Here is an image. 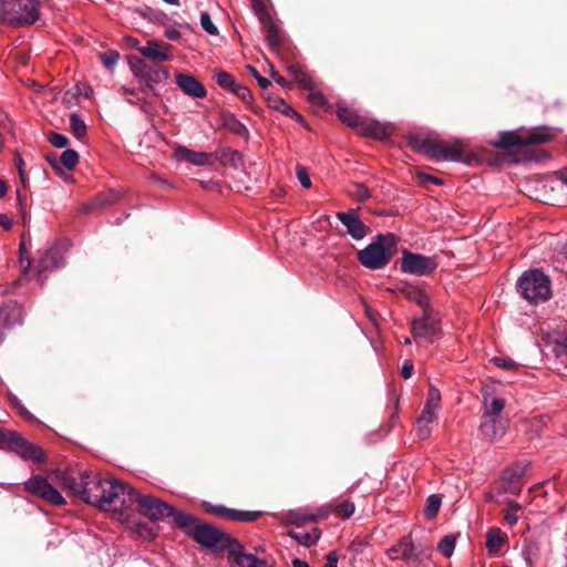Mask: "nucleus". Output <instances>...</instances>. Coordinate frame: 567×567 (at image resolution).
I'll return each mask as SVG.
<instances>
[{"instance_id": "nucleus-1", "label": "nucleus", "mask_w": 567, "mask_h": 567, "mask_svg": "<svg viewBox=\"0 0 567 567\" xmlns=\"http://www.w3.org/2000/svg\"><path fill=\"white\" fill-rule=\"evenodd\" d=\"M55 477L63 489L83 502L103 511H113L122 516L125 514L131 486L87 470L56 471Z\"/></svg>"}, {"instance_id": "nucleus-2", "label": "nucleus", "mask_w": 567, "mask_h": 567, "mask_svg": "<svg viewBox=\"0 0 567 567\" xmlns=\"http://www.w3.org/2000/svg\"><path fill=\"white\" fill-rule=\"evenodd\" d=\"M408 144L413 151L435 161L468 163L463 157L467 144L458 138L444 141L434 135L410 134Z\"/></svg>"}, {"instance_id": "nucleus-3", "label": "nucleus", "mask_w": 567, "mask_h": 567, "mask_svg": "<svg viewBox=\"0 0 567 567\" xmlns=\"http://www.w3.org/2000/svg\"><path fill=\"white\" fill-rule=\"evenodd\" d=\"M39 18L35 0H0V23L19 28L32 25Z\"/></svg>"}, {"instance_id": "nucleus-4", "label": "nucleus", "mask_w": 567, "mask_h": 567, "mask_svg": "<svg viewBox=\"0 0 567 567\" xmlns=\"http://www.w3.org/2000/svg\"><path fill=\"white\" fill-rule=\"evenodd\" d=\"M516 287L519 295L530 303L544 302L551 296L550 279L538 269L523 272Z\"/></svg>"}, {"instance_id": "nucleus-5", "label": "nucleus", "mask_w": 567, "mask_h": 567, "mask_svg": "<svg viewBox=\"0 0 567 567\" xmlns=\"http://www.w3.org/2000/svg\"><path fill=\"white\" fill-rule=\"evenodd\" d=\"M135 505H137L138 509L152 522L164 520L174 513V507L162 502L159 498L148 494H142L140 491L131 487L126 499L125 514L123 516L127 518L128 512Z\"/></svg>"}, {"instance_id": "nucleus-6", "label": "nucleus", "mask_w": 567, "mask_h": 567, "mask_svg": "<svg viewBox=\"0 0 567 567\" xmlns=\"http://www.w3.org/2000/svg\"><path fill=\"white\" fill-rule=\"evenodd\" d=\"M393 234L379 235L370 245L358 252L362 266L369 269H382L391 260V249L395 247Z\"/></svg>"}, {"instance_id": "nucleus-7", "label": "nucleus", "mask_w": 567, "mask_h": 567, "mask_svg": "<svg viewBox=\"0 0 567 567\" xmlns=\"http://www.w3.org/2000/svg\"><path fill=\"white\" fill-rule=\"evenodd\" d=\"M555 134L548 128H534L532 131H508L502 132L498 140L491 144L501 150H509L513 147H526L529 145H540L551 141Z\"/></svg>"}, {"instance_id": "nucleus-8", "label": "nucleus", "mask_w": 567, "mask_h": 567, "mask_svg": "<svg viewBox=\"0 0 567 567\" xmlns=\"http://www.w3.org/2000/svg\"><path fill=\"white\" fill-rule=\"evenodd\" d=\"M0 443L25 461L41 463L45 458L44 451L39 445L28 442L16 432H0Z\"/></svg>"}, {"instance_id": "nucleus-9", "label": "nucleus", "mask_w": 567, "mask_h": 567, "mask_svg": "<svg viewBox=\"0 0 567 567\" xmlns=\"http://www.w3.org/2000/svg\"><path fill=\"white\" fill-rule=\"evenodd\" d=\"M196 543L204 547L212 548L216 551L230 549L235 539L223 533L220 529L208 525L198 524V526L192 530L190 536Z\"/></svg>"}, {"instance_id": "nucleus-10", "label": "nucleus", "mask_w": 567, "mask_h": 567, "mask_svg": "<svg viewBox=\"0 0 567 567\" xmlns=\"http://www.w3.org/2000/svg\"><path fill=\"white\" fill-rule=\"evenodd\" d=\"M24 489L53 506L66 504L62 494L42 475H33L24 482Z\"/></svg>"}, {"instance_id": "nucleus-11", "label": "nucleus", "mask_w": 567, "mask_h": 567, "mask_svg": "<svg viewBox=\"0 0 567 567\" xmlns=\"http://www.w3.org/2000/svg\"><path fill=\"white\" fill-rule=\"evenodd\" d=\"M437 266V261L434 257H427L408 250L403 251L400 264L402 272L420 277L432 274Z\"/></svg>"}, {"instance_id": "nucleus-12", "label": "nucleus", "mask_w": 567, "mask_h": 567, "mask_svg": "<svg viewBox=\"0 0 567 567\" xmlns=\"http://www.w3.org/2000/svg\"><path fill=\"white\" fill-rule=\"evenodd\" d=\"M131 69L140 83L151 90H153L156 84L166 82L169 76L165 68L147 64L140 59L135 62H131Z\"/></svg>"}, {"instance_id": "nucleus-13", "label": "nucleus", "mask_w": 567, "mask_h": 567, "mask_svg": "<svg viewBox=\"0 0 567 567\" xmlns=\"http://www.w3.org/2000/svg\"><path fill=\"white\" fill-rule=\"evenodd\" d=\"M439 333V321L432 315V310L425 306L422 317L412 322V334L416 342L432 343Z\"/></svg>"}, {"instance_id": "nucleus-14", "label": "nucleus", "mask_w": 567, "mask_h": 567, "mask_svg": "<svg viewBox=\"0 0 567 567\" xmlns=\"http://www.w3.org/2000/svg\"><path fill=\"white\" fill-rule=\"evenodd\" d=\"M203 506L206 513L231 522L250 523L262 516V512L260 511H239L207 502H205Z\"/></svg>"}, {"instance_id": "nucleus-15", "label": "nucleus", "mask_w": 567, "mask_h": 567, "mask_svg": "<svg viewBox=\"0 0 567 567\" xmlns=\"http://www.w3.org/2000/svg\"><path fill=\"white\" fill-rule=\"evenodd\" d=\"M330 511L327 508L311 509L308 507L291 509L286 514V522L291 525L301 526L308 522H318L326 518Z\"/></svg>"}, {"instance_id": "nucleus-16", "label": "nucleus", "mask_w": 567, "mask_h": 567, "mask_svg": "<svg viewBox=\"0 0 567 567\" xmlns=\"http://www.w3.org/2000/svg\"><path fill=\"white\" fill-rule=\"evenodd\" d=\"M507 427V417H482L480 431L486 440L497 441L505 435Z\"/></svg>"}, {"instance_id": "nucleus-17", "label": "nucleus", "mask_w": 567, "mask_h": 567, "mask_svg": "<svg viewBox=\"0 0 567 567\" xmlns=\"http://www.w3.org/2000/svg\"><path fill=\"white\" fill-rule=\"evenodd\" d=\"M337 218L347 228V233L353 239L360 240L367 236L368 227L353 210L337 213Z\"/></svg>"}, {"instance_id": "nucleus-18", "label": "nucleus", "mask_w": 567, "mask_h": 567, "mask_svg": "<svg viewBox=\"0 0 567 567\" xmlns=\"http://www.w3.org/2000/svg\"><path fill=\"white\" fill-rule=\"evenodd\" d=\"M386 556L392 560H417L419 555L415 553L411 535L401 538L396 544L386 550Z\"/></svg>"}, {"instance_id": "nucleus-19", "label": "nucleus", "mask_w": 567, "mask_h": 567, "mask_svg": "<svg viewBox=\"0 0 567 567\" xmlns=\"http://www.w3.org/2000/svg\"><path fill=\"white\" fill-rule=\"evenodd\" d=\"M173 157L176 161H185L195 166H208L213 164L210 154L205 152H195L183 145H177L175 147Z\"/></svg>"}, {"instance_id": "nucleus-20", "label": "nucleus", "mask_w": 567, "mask_h": 567, "mask_svg": "<svg viewBox=\"0 0 567 567\" xmlns=\"http://www.w3.org/2000/svg\"><path fill=\"white\" fill-rule=\"evenodd\" d=\"M176 84L186 95L194 99H204L207 94L204 85L190 74H177Z\"/></svg>"}, {"instance_id": "nucleus-21", "label": "nucleus", "mask_w": 567, "mask_h": 567, "mask_svg": "<svg viewBox=\"0 0 567 567\" xmlns=\"http://www.w3.org/2000/svg\"><path fill=\"white\" fill-rule=\"evenodd\" d=\"M59 265L60 258L56 248H48L39 251V258L35 266L39 280L43 282L45 274L51 269L59 267Z\"/></svg>"}, {"instance_id": "nucleus-22", "label": "nucleus", "mask_w": 567, "mask_h": 567, "mask_svg": "<svg viewBox=\"0 0 567 567\" xmlns=\"http://www.w3.org/2000/svg\"><path fill=\"white\" fill-rule=\"evenodd\" d=\"M229 555L234 557L235 563L240 567H271V565L265 560L257 558L252 554H245L241 545L235 540Z\"/></svg>"}, {"instance_id": "nucleus-23", "label": "nucleus", "mask_w": 567, "mask_h": 567, "mask_svg": "<svg viewBox=\"0 0 567 567\" xmlns=\"http://www.w3.org/2000/svg\"><path fill=\"white\" fill-rule=\"evenodd\" d=\"M23 318L22 307L17 301H8L0 307V322L4 327L21 323Z\"/></svg>"}, {"instance_id": "nucleus-24", "label": "nucleus", "mask_w": 567, "mask_h": 567, "mask_svg": "<svg viewBox=\"0 0 567 567\" xmlns=\"http://www.w3.org/2000/svg\"><path fill=\"white\" fill-rule=\"evenodd\" d=\"M482 417H504L503 411L506 405L504 398L484 394Z\"/></svg>"}, {"instance_id": "nucleus-25", "label": "nucleus", "mask_w": 567, "mask_h": 567, "mask_svg": "<svg viewBox=\"0 0 567 567\" xmlns=\"http://www.w3.org/2000/svg\"><path fill=\"white\" fill-rule=\"evenodd\" d=\"M359 133L375 140H385L390 135V127L380 122L364 118Z\"/></svg>"}, {"instance_id": "nucleus-26", "label": "nucleus", "mask_w": 567, "mask_h": 567, "mask_svg": "<svg viewBox=\"0 0 567 567\" xmlns=\"http://www.w3.org/2000/svg\"><path fill=\"white\" fill-rule=\"evenodd\" d=\"M122 197V192L117 189H109L97 194L85 209H103L116 204Z\"/></svg>"}, {"instance_id": "nucleus-27", "label": "nucleus", "mask_w": 567, "mask_h": 567, "mask_svg": "<svg viewBox=\"0 0 567 567\" xmlns=\"http://www.w3.org/2000/svg\"><path fill=\"white\" fill-rule=\"evenodd\" d=\"M220 124L228 132L247 138L249 136L248 128L244 123H241L233 113L223 112L220 114Z\"/></svg>"}, {"instance_id": "nucleus-28", "label": "nucleus", "mask_w": 567, "mask_h": 567, "mask_svg": "<svg viewBox=\"0 0 567 567\" xmlns=\"http://www.w3.org/2000/svg\"><path fill=\"white\" fill-rule=\"evenodd\" d=\"M522 475H523V470L519 472H514L513 470H507L502 477L503 492L518 495L524 485V483L522 481Z\"/></svg>"}, {"instance_id": "nucleus-29", "label": "nucleus", "mask_w": 567, "mask_h": 567, "mask_svg": "<svg viewBox=\"0 0 567 567\" xmlns=\"http://www.w3.org/2000/svg\"><path fill=\"white\" fill-rule=\"evenodd\" d=\"M337 115L342 123L357 130L358 132L360 131L364 121V117L360 116L357 111L344 104H338Z\"/></svg>"}, {"instance_id": "nucleus-30", "label": "nucleus", "mask_w": 567, "mask_h": 567, "mask_svg": "<svg viewBox=\"0 0 567 567\" xmlns=\"http://www.w3.org/2000/svg\"><path fill=\"white\" fill-rule=\"evenodd\" d=\"M264 24L266 28L265 39L268 47L272 51L278 52L284 42L282 30L271 19L266 21Z\"/></svg>"}, {"instance_id": "nucleus-31", "label": "nucleus", "mask_w": 567, "mask_h": 567, "mask_svg": "<svg viewBox=\"0 0 567 567\" xmlns=\"http://www.w3.org/2000/svg\"><path fill=\"white\" fill-rule=\"evenodd\" d=\"M48 161L51 163L52 167L58 172L61 173V166L65 167L66 169L71 171L73 169L78 163H79V154L74 150H65L59 159L54 156L48 157Z\"/></svg>"}, {"instance_id": "nucleus-32", "label": "nucleus", "mask_w": 567, "mask_h": 567, "mask_svg": "<svg viewBox=\"0 0 567 567\" xmlns=\"http://www.w3.org/2000/svg\"><path fill=\"white\" fill-rule=\"evenodd\" d=\"M176 525L182 528L188 536H192V530L195 529L199 520L192 514L186 512H178L174 508V513L171 515Z\"/></svg>"}, {"instance_id": "nucleus-33", "label": "nucleus", "mask_w": 567, "mask_h": 567, "mask_svg": "<svg viewBox=\"0 0 567 567\" xmlns=\"http://www.w3.org/2000/svg\"><path fill=\"white\" fill-rule=\"evenodd\" d=\"M138 51L142 55L158 61H168L171 59L166 48L156 41H147L146 45L140 48Z\"/></svg>"}, {"instance_id": "nucleus-34", "label": "nucleus", "mask_w": 567, "mask_h": 567, "mask_svg": "<svg viewBox=\"0 0 567 567\" xmlns=\"http://www.w3.org/2000/svg\"><path fill=\"white\" fill-rule=\"evenodd\" d=\"M267 102H268L269 107H271L291 118H296L299 122L302 121V116L292 106H290L284 99H281L277 95H269L267 97Z\"/></svg>"}, {"instance_id": "nucleus-35", "label": "nucleus", "mask_w": 567, "mask_h": 567, "mask_svg": "<svg viewBox=\"0 0 567 567\" xmlns=\"http://www.w3.org/2000/svg\"><path fill=\"white\" fill-rule=\"evenodd\" d=\"M288 72L293 76L295 81L300 85L301 89L311 91L315 89L313 80L311 75L303 70L300 65L290 64Z\"/></svg>"}, {"instance_id": "nucleus-36", "label": "nucleus", "mask_w": 567, "mask_h": 567, "mask_svg": "<svg viewBox=\"0 0 567 567\" xmlns=\"http://www.w3.org/2000/svg\"><path fill=\"white\" fill-rule=\"evenodd\" d=\"M288 535L298 544L310 547L319 540L321 532L319 528L313 527L309 532H289Z\"/></svg>"}, {"instance_id": "nucleus-37", "label": "nucleus", "mask_w": 567, "mask_h": 567, "mask_svg": "<svg viewBox=\"0 0 567 567\" xmlns=\"http://www.w3.org/2000/svg\"><path fill=\"white\" fill-rule=\"evenodd\" d=\"M506 540V536L498 528H493L487 533L486 548L491 554H496Z\"/></svg>"}, {"instance_id": "nucleus-38", "label": "nucleus", "mask_w": 567, "mask_h": 567, "mask_svg": "<svg viewBox=\"0 0 567 567\" xmlns=\"http://www.w3.org/2000/svg\"><path fill=\"white\" fill-rule=\"evenodd\" d=\"M442 505V498L437 494L430 495L424 505L423 514L426 519L431 520L436 517Z\"/></svg>"}, {"instance_id": "nucleus-39", "label": "nucleus", "mask_w": 567, "mask_h": 567, "mask_svg": "<svg viewBox=\"0 0 567 567\" xmlns=\"http://www.w3.org/2000/svg\"><path fill=\"white\" fill-rule=\"evenodd\" d=\"M214 79L219 87L229 92H231L237 84L235 78L230 73L223 70L215 71Z\"/></svg>"}, {"instance_id": "nucleus-40", "label": "nucleus", "mask_w": 567, "mask_h": 567, "mask_svg": "<svg viewBox=\"0 0 567 567\" xmlns=\"http://www.w3.org/2000/svg\"><path fill=\"white\" fill-rule=\"evenodd\" d=\"M456 538L457 536L454 534H450L444 536L440 543L437 544V550L445 557L450 558L452 557L455 545H456Z\"/></svg>"}, {"instance_id": "nucleus-41", "label": "nucleus", "mask_w": 567, "mask_h": 567, "mask_svg": "<svg viewBox=\"0 0 567 567\" xmlns=\"http://www.w3.org/2000/svg\"><path fill=\"white\" fill-rule=\"evenodd\" d=\"M70 127H71L72 134L78 140H81L86 135V124L76 113H73L70 116Z\"/></svg>"}, {"instance_id": "nucleus-42", "label": "nucleus", "mask_w": 567, "mask_h": 567, "mask_svg": "<svg viewBox=\"0 0 567 567\" xmlns=\"http://www.w3.org/2000/svg\"><path fill=\"white\" fill-rule=\"evenodd\" d=\"M354 509L355 506L350 501H344L331 507V512H333L338 517L342 519L351 517L354 513Z\"/></svg>"}, {"instance_id": "nucleus-43", "label": "nucleus", "mask_w": 567, "mask_h": 567, "mask_svg": "<svg viewBox=\"0 0 567 567\" xmlns=\"http://www.w3.org/2000/svg\"><path fill=\"white\" fill-rule=\"evenodd\" d=\"M507 506L508 508L503 512V515L507 524L513 526L518 522V516L516 515V513L522 511L523 506L513 501L508 502Z\"/></svg>"}, {"instance_id": "nucleus-44", "label": "nucleus", "mask_w": 567, "mask_h": 567, "mask_svg": "<svg viewBox=\"0 0 567 567\" xmlns=\"http://www.w3.org/2000/svg\"><path fill=\"white\" fill-rule=\"evenodd\" d=\"M491 362L497 368L509 372H515L519 368V364L517 362L508 358L493 357L491 359Z\"/></svg>"}, {"instance_id": "nucleus-45", "label": "nucleus", "mask_w": 567, "mask_h": 567, "mask_svg": "<svg viewBox=\"0 0 567 567\" xmlns=\"http://www.w3.org/2000/svg\"><path fill=\"white\" fill-rule=\"evenodd\" d=\"M440 402H441L440 391L436 388L431 385L429 389L427 400H426V403L424 406L439 410Z\"/></svg>"}, {"instance_id": "nucleus-46", "label": "nucleus", "mask_w": 567, "mask_h": 567, "mask_svg": "<svg viewBox=\"0 0 567 567\" xmlns=\"http://www.w3.org/2000/svg\"><path fill=\"white\" fill-rule=\"evenodd\" d=\"M351 195L360 202H364L371 197L369 188L360 183L353 184V190L351 192Z\"/></svg>"}, {"instance_id": "nucleus-47", "label": "nucleus", "mask_w": 567, "mask_h": 567, "mask_svg": "<svg viewBox=\"0 0 567 567\" xmlns=\"http://www.w3.org/2000/svg\"><path fill=\"white\" fill-rule=\"evenodd\" d=\"M231 93H234L238 99H240L245 103H250L252 101V95L248 87L239 83L236 84Z\"/></svg>"}, {"instance_id": "nucleus-48", "label": "nucleus", "mask_w": 567, "mask_h": 567, "mask_svg": "<svg viewBox=\"0 0 567 567\" xmlns=\"http://www.w3.org/2000/svg\"><path fill=\"white\" fill-rule=\"evenodd\" d=\"M200 24L207 33L212 35H216L218 33L217 27L213 23L210 16L207 12L200 13Z\"/></svg>"}, {"instance_id": "nucleus-49", "label": "nucleus", "mask_w": 567, "mask_h": 567, "mask_svg": "<svg viewBox=\"0 0 567 567\" xmlns=\"http://www.w3.org/2000/svg\"><path fill=\"white\" fill-rule=\"evenodd\" d=\"M49 142L56 148H64L69 144V140L65 135L51 132L48 136Z\"/></svg>"}, {"instance_id": "nucleus-50", "label": "nucleus", "mask_w": 567, "mask_h": 567, "mask_svg": "<svg viewBox=\"0 0 567 567\" xmlns=\"http://www.w3.org/2000/svg\"><path fill=\"white\" fill-rule=\"evenodd\" d=\"M135 532L143 538L153 539L156 536V532L153 527L147 526L145 523H136Z\"/></svg>"}, {"instance_id": "nucleus-51", "label": "nucleus", "mask_w": 567, "mask_h": 567, "mask_svg": "<svg viewBox=\"0 0 567 567\" xmlns=\"http://www.w3.org/2000/svg\"><path fill=\"white\" fill-rule=\"evenodd\" d=\"M431 424L423 423L422 420H416L415 433L419 439L426 440L431 435Z\"/></svg>"}, {"instance_id": "nucleus-52", "label": "nucleus", "mask_w": 567, "mask_h": 567, "mask_svg": "<svg viewBox=\"0 0 567 567\" xmlns=\"http://www.w3.org/2000/svg\"><path fill=\"white\" fill-rule=\"evenodd\" d=\"M252 7L261 23H266V21L271 19L261 1L254 0Z\"/></svg>"}, {"instance_id": "nucleus-53", "label": "nucleus", "mask_w": 567, "mask_h": 567, "mask_svg": "<svg viewBox=\"0 0 567 567\" xmlns=\"http://www.w3.org/2000/svg\"><path fill=\"white\" fill-rule=\"evenodd\" d=\"M100 59L103 63V65L107 69H112L116 62L118 61L120 59V55L117 52L115 51H112V52H109V53H102L100 54Z\"/></svg>"}, {"instance_id": "nucleus-54", "label": "nucleus", "mask_w": 567, "mask_h": 567, "mask_svg": "<svg viewBox=\"0 0 567 567\" xmlns=\"http://www.w3.org/2000/svg\"><path fill=\"white\" fill-rule=\"evenodd\" d=\"M555 267L561 272H567V244L558 252Z\"/></svg>"}, {"instance_id": "nucleus-55", "label": "nucleus", "mask_w": 567, "mask_h": 567, "mask_svg": "<svg viewBox=\"0 0 567 567\" xmlns=\"http://www.w3.org/2000/svg\"><path fill=\"white\" fill-rule=\"evenodd\" d=\"M127 102L133 104V105H137L144 113H152L153 112V105L152 103H150L144 97H136L135 100L133 99H127Z\"/></svg>"}, {"instance_id": "nucleus-56", "label": "nucleus", "mask_w": 567, "mask_h": 567, "mask_svg": "<svg viewBox=\"0 0 567 567\" xmlns=\"http://www.w3.org/2000/svg\"><path fill=\"white\" fill-rule=\"evenodd\" d=\"M297 177H298L299 183L305 188L311 187V179H310L309 173L307 172V169L303 166L297 167Z\"/></svg>"}, {"instance_id": "nucleus-57", "label": "nucleus", "mask_w": 567, "mask_h": 567, "mask_svg": "<svg viewBox=\"0 0 567 567\" xmlns=\"http://www.w3.org/2000/svg\"><path fill=\"white\" fill-rule=\"evenodd\" d=\"M247 70L257 80L261 89H267L271 84V82L267 78L261 76L252 65H247Z\"/></svg>"}, {"instance_id": "nucleus-58", "label": "nucleus", "mask_w": 567, "mask_h": 567, "mask_svg": "<svg viewBox=\"0 0 567 567\" xmlns=\"http://www.w3.org/2000/svg\"><path fill=\"white\" fill-rule=\"evenodd\" d=\"M436 411L435 409L424 406L417 419L422 420L423 423L432 424L436 417Z\"/></svg>"}, {"instance_id": "nucleus-59", "label": "nucleus", "mask_w": 567, "mask_h": 567, "mask_svg": "<svg viewBox=\"0 0 567 567\" xmlns=\"http://www.w3.org/2000/svg\"><path fill=\"white\" fill-rule=\"evenodd\" d=\"M308 99L312 104L317 106H323L327 103L324 95L321 92L315 90L310 91Z\"/></svg>"}, {"instance_id": "nucleus-60", "label": "nucleus", "mask_w": 567, "mask_h": 567, "mask_svg": "<svg viewBox=\"0 0 567 567\" xmlns=\"http://www.w3.org/2000/svg\"><path fill=\"white\" fill-rule=\"evenodd\" d=\"M554 351L557 357L567 354V338H561L555 342Z\"/></svg>"}, {"instance_id": "nucleus-61", "label": "nucleus", "mask_w": 567, "mask_h": 567, "mask_svg": "<svg viewBox=\"0 0 567 567\" xmlns=\"http://www.w3.org/2000/svg\"><path fill=\"white\" fill-rule=\"evenodd\" d=\"M413 373V363L410 360H405L401 368V374L404 379H410Z\"/></svg>"}, {"instance_id": "nucleus-62", "label": "nucleus", "mask_w": 567, "mask_h": 567, "mask_svg": "<svg viewBox=\"0 0 567 567\" xmlns=\"http://www.w3.org/2000/svg\"><path fill=\"white\" fill-rule=\"evenodd\" d=\"M419 178L423 183H433V184H436V185H442L443 184V181L441 178H439L436 176H433V175H430V174H425V173H420L419 174Z\"/></svg>"}, {"instance_id": "nucleus-63", "label": "nucleus", "mask_w": 567, "mask_h": 567, "mask_svg": "<svg viewBox=\"0 0 567 567\" xmlns=\"http://www.w3.org/2000/svg\"><path fill=\"white\" fill-rule=\"evenodd\" d=\"M323 567H338V556L334 551L327 555L326 564Z\"/></svg>"}, {"instance_id": "nucleus-64", "label": "nucleus", "mask_w": 567, "mask_h": 567, "mask_svg": "<svg viewBox=\"0 0 567 567\" xmlns=\"http://www.w3.org/2000/svg\"><path fill=\"white\" fill-rule=\"evenodd\" d=\"M274 69V66L271 68ZM272 79L279 84L281 85L282 87H286V89H290L291 85L290 83L285 79L282 78L281 75H279L275 70H272Z\"/></svg>"}]
</instances>
